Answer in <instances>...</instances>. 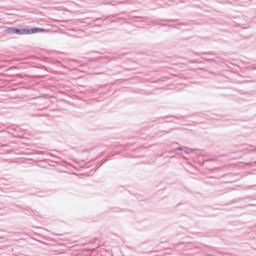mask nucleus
<instances>
[{"label": "nucleus", "instance_id": "nucleus-1", "mask_svg": "<svg viewBox=\"0 0 256 256\" xmlns=\"http://www.w3.org/2000/svg\"><path fill=\"white\" fill-rule=\"evenodd\" d=\"M4 31L9 35H21V28L7 27Z\"/></svg>", "mask_w": 256, "mask_h": 256}, {"label": "nucleus", "instance_id": "nucleus-2", "mask_svg": "<svg viewBox=\"0 0 256 256\" xmlns=\"http://www.w3.org/2000/svg\"><path fill=\"white\" fill-rule=\"evenodd\" d=\"M31 34L33 33H44V29L43 28H31Z\"/></svg>", "mask_w": 256, "mask_h": 256}, {"label": "nucleus", "instance_id": "nucleus-3", "mask_svg": "<svg viewBox=\"0 0 256 256\" xmlns=\"http://www.w3.org/2000/svg\"><path fill=\"white\" fill-rule=\"evenodd\" d=\"M21 35H31V28H21Z\"/></svg>", "mask_w": 256, "mask_h": 256}, {"label": "nucleus", "instance_id": "nucleus-4", "mask_svg": "<svg viewBox=\"0 0 256 256\" xmlns=\"http://www.w3.org/2000/svg\"><path fill=\"white\" fill-rule=\"evenodd\" d=\"M184 153H187V154H189V153H191V148H188V147H184Z\"/></svg>", "mask_w": 256, "mask_h": 256}, {"label": "nucleus", "instance_id": "nucleus-5", "mask_svg": "<svg viewBox=\"0 0 256 256\" xmlns=\"http://www.w3.org/2000/svg\"><path fill=\"white\" fill-rule=\"evenodd\" d=\"M184 148H185V147H182V146H181V147H177V148H176V151H184Z\"/></svg>", "mask_w": 256, "mask_h": 256}, {"label": "nucleus", "instance_id": "nucleus-6", "mask_svg": "<svg viewBox=\"0 0 256 256\" xmlns=\"http://www.w3.org/2000/svg\"><path fill=\"white\" fill-rule=\"evenodd\" d=\"M97 21H101V18H96V19H95V22H97Z\"/></svg>", "mask_w": 256, "mask_h": 256}, {"label": "nucleus", "instance_id": "nucleus-7", "mask_svg": "<svg viewBox=\"0 0 256 256\" xmlns=\"http://www.w3.org/2000/svg\"><path fill=\"white\" fill-rule=\"evenodd\" d=\"M103 163H105V162H102V163L100 164V166H102V165H103Z\"/></svg>", "mask_w": 256, "mask_h": 256}, {"label": "nucleus", "instance_id": "nucleus-8", "mask_svg": "<svg viewBox=\"0 0 256 256\" xmlns=\"http://www.w3.org/2000/svg\"><path fill=\"white\" fill-rule=\"evenodd\" d=\"M103 163H105V162H102V163L100 164V166H102V165H103Z\"/></svg>", "mask_w": 256, "mask_h": 256}, {"label": "nucleus", "instance_id": "nucleus-9", "mask_svg": "<svg viewBox=\"0 0 256 256\" xmlns=\"http://www.w3.org/2000/svg\"><path fill=\"white\" fill-rule=\"evenodd\" d=\"M103 163H105V162H102V163L100 164V166H102V165H103Z\"/></svg>", "mask_w": 256, "mask_h": 256}, {"label": "nucleus", "instance_id": "nucleus-10", "mask_svg": "<svg viewBox=\"0 0 256 256\" xmlns=\"http://www.w3.org/2000/svg\"><path fill=\"white\" fill-rule=\"evenodd\" d=\"M103 163H105V162H102V163L100 164V166H102V165H103Z\"/></svg>", "mask_w": 256, "mask_h": 256}]
</instances>
